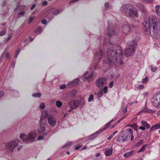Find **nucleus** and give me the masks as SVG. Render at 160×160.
I'll return each instance as SVG.
<instances>
[{
	"instance_id": "5",
	"label": "nucleus",
	"mask_w": 160,
	"mask_h": 160,
	"mask_svg": "<svg viewBox=\"0 0 160 160\" xmlns=\"http://www.w3.org/2000/svg\"><path fill=\"white\" fill-rule=\"evenodd\" d=\"M114 119H112L110 121L108 122L107 124L105 125V127L104 128L98 130V131L96 132L95 133H94L92 135L90 136L89 137V139H92L95 138L97 136V134H100L103 131H104L106 129L108 128L109 127L111 123L113 122Z\"/></svg>"
},
{
	"instance_id": "55",
	"label": "nucleus",
	"mask_w": 160,
	"mask_h": 160,
	"mask_svg": "<svg viewBox=\"0 0 160 160\" xmlns=\"http://www.w3.org/2000/svg\"><path fill=\"white\" fill-rule=\"evenodd\" d=\"M6 33V32L3 31L1 32L0 33V36H2L4 35Z\"/></svg>"
},
{
	"instance_id": "6",
	"label": "nucleus",
	"mask_w": 160,
	"mask_h": 160,
	"mask_svg": "<svg viewBox=\"0 0 160 160\" xmlns=\"http://www.w3.org/2000/svg\"><path fill=\"white\" fill-rule=\"evenodd\" d=\"M131 5L129 4H124L122 5L120 9V11L123 14L127 16Z\"/></svg>"
},
{
	"instance_id": "37",
	"label": "nucleus",
	"mask_w": 160,
	"mask_h": 160,
	"mask_svg": "<svg viewBox=\"0 0 160 160\" xmlns=\"http://www.w3.org/2000/svg\"><path fill=\"white\" fill-rule=\"evenodd\" d=\"M32 96L35 97H40L41 96V94L39 93H33Z\"/></svg>"
},
{
	"instance_id": "43",
	"label": "nucleus",
	"mask_w": 160,
	"mask_h": 160,
	"mask_svg": "<svg viewBox=\"0 0 160 160\" xmlns=\"http://www.w3.org/2000/svg\"><path fill=\"white\" fill-rule=\"evenodd\" d=\"M114 84V82L113 81H111L109 84V87L110 88H111L113 86Z\"/></svg>"
},
{
	"instance_id": "34",
	"label": "nucleus",
	"mask_w": 160,
	"mask_h": 160,
	"mask_svg": "<svg viewBox=\"0 0 160 160\" xmlns=\"http://www.w3.org/2000/svg\"><path fill=\"white\" fill-rule=\"evenodd\" d=\"M147 146V145L146 144L143 145L141 148V149L138 152V153H139L140 152H142L144 151L145 150V148Z\"/></svg>"
},
{
	"instance_id": "61",
	"label": "nucleus",
	"mask_w": 160,
	"mask_h": 160,
	"mask_svg": "<svg viewBox=\"0 0 160 160\" xmlns=\"http://www.w3.org/2000/svg\"><path fill=\"white\" fill-rule=\"evenodd\" d=\"M81 145H79L77 147H75V149L76 150H78L81 147Z\"/></svg>"
},
{
	"instance_id": "12",
	"label": "nucleus",
	"mask_w": 160,
	"mask_h": 160,
	"mask_svg": "<svg viewBox=\"0 0 160 160\" xmlns=\"http://www.w3.org/2000/svg\"><path fill=\"white\" fill-rule=\"evenodd\" d=\"M48 121L50 125L52 127H54L56 123V119L55 118L52 116L48 117Z\"/></svg>"
},
{
	"instance_id": "57",
	"label": "nucleus",
	"mask_w": 160,
	"mask_h": 160,
	"mask_svg": "<svg viewBox=\"0 0 160 160\" xmlns=\"http://www.w3.org/2000/svg\"><path fill=\"white\" fill-rule=\"evenodd\" d=\"M47 4L48 2L47 1H45L43 2L42 3V5L43 6H45L47 5Z\"/></svg>"
},
{
	"instance_id": "4",
	"label": "nucleus",
	"mask_w": 160,
	"mask_h": 160,
	"mask_svg": "<svg viewBox=\"0 0 160 160\" xmlns=\"http://www.w3.org/2000/svg\"><path fill=\"white\" fill-rule=\"evenodd\" d=\"M151 102L154 106L157 108H160V92L153 96Z\"/></svg>"
},
{
	"instance_id": "28",
	"label": "nucleus",
	"mask_w": 160,
	"mask_h": 160,
	"mask_svg": "<svg viewBox=\"0 0 160 160\" xmlns=\"http://www.w3.org/2000/svg\"><path fill=\"white\" fill-rule=\"evenodd\" d=\"M133 153V151H131L129 152L125 153L123 155V156L127 158L131 156Z\"/></svg>"
},
{
	"instance_id": "39",
	"label": "nucleus",
	"mask_w": 160,
	"mask_h": 160,
	"mask_svg": "<svg viewBox=\"0 0 160 160\" xmlns=\"http://www.w3.org/2000/svg\"><path fill=\"white\" fill-rule=\"evenodd\" d=\"M143 140H141L138 142L136 144V146L139 147L140 146L143 142Z\"/></svg>"
},
{
	"instance_id": "60",
	"label": "nucleus",
	"mask_w": 160,
	"mask_h": 160,
	"mask_svg": "<svg viewBox=\"0 0 160 160\" xmlns=\"http://www.w3.org/2000/svg\"><path fill=\"white\" fill-rule=\"evenodd\" d=\"M69 107L70 108V109H69V110L68 111V112H71V111H72V110H73V109H74V108H73L71 106H70L69 105Z\"/></svg>"
},
{
	"instance_id": "44",
	"label": "nucleus",
	"mask_w": 160,
	"mask_h": 160,
	"mask_svg": "<svg viewBox=\"0 0 160 160\" xmlns=\"http://www.w3.org/2000/svg\"><path fill=\"white\" fill-rule=\"evenodd\" d=\"M94 67L95 70H98L99 68V67L98 66V64L96 63H95L94 65Z\"/></svg>"
},
{
	"instance_id": "29",
	"label": "nucleus",
	"mask_w": 160,
	"mask_h": 160,
	"mask_svg": "<svg viewBox=\"0 0 160 160\" xmlns=\"http://www.w3.org/2000/svg\"><path fill=\"white\" fill-rule=\"evenodd\" d=\"M141 112H147L149 113H152L153 112V111L151 109H148L147 108H145L143 109V110H142Z\"/></svg>"
},
{
	"instance_id": "30",
	"label": "nucleus",
	"mask_w": 160,
	"mask_h": 160,
	"mask_svg": "<svg viewBox=\"0 0 160 160\" xmlns=\"http://www.w3.org/2000/svg\"><path fill=\"white\" fill-rule=\"evenodd\" d=\"M62 105V102L60 101H57L56 102V105L58 108L61 107Z\"/></svg>"
},
{
	"instance_id": "50",
	"label": "nucleus",
	"mask_w": 160,
	"mask_h": 160,
	"mask_svg": "<svg viewBox=\"0 0 160 160\" xmlns=\"http://www.w3.org/2000/svg\"><path fill=\"white\" fill-rule=\"evenodd\" d=\"M123 114L124 113L126 112L127 111V107L125 106L123 108L122 110Z\"/></svg>"
},
{
	"instance_id": "48",
	"label": "nucleus",
	"mask_w": 160,
	"mask_h": 160,
	"mask_svg": "<svg viewBox=\"0 0 160 160\" xmlns=\"http://www.w3.org/2000/svg\"><path fill=\"white\" fill-rule=\"evenodd\" d=\"M12 33H10V34L8 35V38L6 40V41H8L9 40H10L11 37H12Z\"/></svg>"
},
{
	"instance_id": "13",
	"label": "nucleus",
	"mask_w": 160,
	"mask_h": 160,
	"mask_svg": "<svg viewBox=\"0 0 160 160\" xmlns=\"http://www.w3.org/2000/svg\"><path fill=\"white\" fill-rule=\"evenodd\" d=\"M80 102L78 100H73L71 101L69 104L70 106L75 109L77 108L79 105Z\"/></svg>"
},
{
	"instance_id": "17",
	"label": "nucleus",
	"mask_w": 160,
	"mask_h": 160,
	"mask_svg": "<svg viewBox=\"0 0 160 160\" xmlns=\"http://www.w3.org/2000/svg\"><path fill=\"white\" fill-rule=\"evenodd\" d=\"M48 116V114L47 112L45 111H43L42 113L41 116L39 121L45 122V119Z\"/></svg>"
},
{
	"instance_id": "56",
	"label": "nucleus",
	"mask_w": 160,
	"mask_h": 160,
	"mask_svg": "<svg viewBox=\"0 0 160 160\" xmlns=\"http://www.w3.org/2000/svg\"><path fill=\"white\" fill-rule=\"evenodd\" d=\"M139 128L142 130H144L145 129V128L144 126H141L139 127Z\"/></svg>"
},
{
	"instance_id": "42",
	"label": "nucleus",
	"mask_w": 160,
	"mask_h": 160,
	"mask_svg": "<svg viewBox=\"0 0 160 160\" xmlns=\"http://www.w3.org/2000/svg\"><path fill=\"white\" fill-rule=\"evenodd\" d=\"M144 88V86L143 85L141 84L138 85L137 87V88L139 89H142Z\"/></svg>"
},
{
	"instance_id": "40",
	"label": "nucleus",
	"mask_w": 160,
	"mask_h": 160,
	"mask_svg": "<svg viewBox=\"0 0 160 160\" xmlns=\"http://www.w3.org/2000/svg\"><path fill=\"white\" fill-rule=\"evenodd\" d=\"M21 51V49L20 48H18L17 50L16 51V53L15 55V58H16L17 57L19 52H20Z\"/></svg>"
},
{
	"instance_id": "27",
	"label": "nucleus",
	"mask_w": 160,
	"mask_h": 160,
	"mask_svg": "<svg viewBox=\"0 0 160 160\" xmlns=\"http://www.w3.org/2000/svg\"><path fill=\"white\" fill-rule=\"evenodd\" d=\"M142 125L144 127H146L147 128H148L150 127V125L148 124L146 121H143L141 122Z\"/></svg>"
},
{
	"instance_id": "58",
	"label": "nucleus",
	"mask_w": 160,
	"mask_h": 160,
	"mask_svg": "<svg viewBox=\"0 0 160 160\" xmlns=\"http://www.w3.org/2000/svg\"><path fill=\"white\" fill-rule=\"evenodd\" d=\"M78 1V0H72L70 2V3H74Z\"/></svg>"
},
{
	"instance_id": "59",
	"label": "nucleus",
	"mask_w": 160,
	"mask_h": 160,
	"mask_svg": "<svg viewBox=\"0 0 160 160\" xmlns=\"http://www.w3.org/2000/svg\"><path fill=\"white\" fill-rule=\"evenodd\" d=\"M36 5L35 4H33L31 7L30 9L31 10H32L33 9H34L35 7H36Z\"/></svg>"
},
{
	"instance_id": "54",
	"label": "nucleus",
	"mask_w": 160,
	"mask_h": 160,
	"mask_svg": "<svg viewBox=\"0 0 160 160\" xmlns=\"http://www.w3.org/2000/svg\"><path fill=\"white\" fill-rule=\"evenodd\" d=\"M34 18V17H30L29 18V21L28 22L29 23H30L32 21V20Z\"/></svg>"
},
{
	"instance_id": "52",
	"label": "nucleus",
	"mask_w": 160,
	"mask_h": 160,
	"mask_svg": "<svg viewBox=\"0 0 160 160\" xmlns=\"http://www.w3.org/2000/svg\"><path fill=\"white\" fill-rule=\"evenodd\" d=\"M25 13V11H21V12H19L18 13V15H23Z\"/></svg>"
},
{
	"instance_id": "32",
	"label": "nucleus",
	"mask_w": 160,
	"mask_h": 160,
	"mask_svg": "<svg viewBox=\"0 0 160 160\" xmlns=\"http://www.w3.org/2000/svg\"><path fill=\"white\" fill-rule=\"evenodd\" d=\"M42 31V28L41 27H39L35 31V32L36 33H38L39 34L41 33Z\"/></svg>"
},
{
	"instance_id": "53",
	"label": "nucleus",
	"mask_w": 160,
	"mask_h": 160,
	"mask_svg": "<svg viewBox=\"0 0 160 160\" xmlns=\"http://www.w3.org/2000/svg\"><path fill=\"white\" fill-rule=\"evenodd\" d=\"M42 23L43 24H47V21L45 19H43V20H42Z\"/></svg>"
},
{
	"instance_id": "33",
	"label": "nucleus",
	"mask_w": 160,
	"mask_h": 160,
	"mask_svg": "<svg viewBox=\"0 0 160 160\" xmlns=\"http://www.w3.org/2000/svg\"><path fill=\"white\" fill-rule=\"evenodd\" d=\"M118 132V131H116L115 132H114L112 134H111V135L109 136V137L108 138V140L111 139Z\"/></svg>"
},
{
	"instance_id": "11",
	"label": "nucleus",
	"mask_w": 160,
	"mask_h": 160,
	"mask_svg": "<svg viewBox=\"0 0 160 160\" xmlns=\"http://www.w3.org/2000/svg\"><path fill=\"white\" fill-rule=\"evenodd\" d=\"M128 136L125 134L122 133L120 134L118 136L116 141L119 142H124L127 140Z\"/></svg>"
},
{
	"instance_id": "64",
	"label": "nucleus",
	"mask_w": 160,
	"mask_h": 160,
	"mask_svg": "<svg viewBox=\"0 0 160 160\" xmlns=\"http://www.w3.org/2000/svg\"><path fill=\"white\" fill-rule=\"evenodd\" d=\"M147 77H146L145 78H144V79H143L142 82L143 83L147 81Z\"/></svg>"
},
{
	"instance_id": "15",
	"label": "nucleus",
	"mask_w": 160,
	"mask_h": 160,
	"mask_svg": "<svg viewBox=\"0 0 160 160\" xmlns=\"http://www.w3.org/2000/svg\"><path fill=\"white\" fill-rule=\"evenodd\" d=\"M135 52V49L134 48H127L125 50L126 54L127 56H131Z\"/></svg>"
},
{
	"instance_id": "36",
	"label": "nucleus",
	"mask_w": 160,
	"mask_h": 160,
	"mask_svg": "<svg viewBox=\"0 0 160 160\" xmlns=\"http://www.w3.org/2000/svg\"><path fill=\"white\" fill-rule=\"evenodd\" d=\"M151 71L153 72L156 71L157 69L156 67L153 65H152L151 66Z\"/></svg>"
},
{
	"instance_id": "14",
	"label": "nucleus",
	"mask_w": 160,
	"mask_h": 160,
	"mask_svg": "<svg viewBox=\"0 0 160 160\" xmlns=\"http://www.w3.org/2000/svg\"><path fill=\"white\" fill-rule=\"evenodd\" d=\"M40 127L37 130V132L39 133H41L46 131V128L45 126V122L39 121Z\"/></svg>"
},
{
	"instance_id": "46",
	"label": "nucleus",
	"mask_w": 160,
	"mask_h": 160,
	"mask_svg": "<svg viewBox=\"0 0 160 160\" xmlns=\"http://www.w3.org/2000/svg\"><path fill=\"white\" fill-rule=\"evenodd\" d=\"M127 130L129 132L131 135L133 134V130L132 128H128L127 129Z\"/></svg>"
},
{
	"instance_id": "18",
	"label": "nucleus",
	"mask_w": 160,
	"mask_h": 160,
	"mask_svg": "<svg viewBox=\"0 0 160 160\" xmlns=\"http://www.w3.org/2000/svg\"><path fill=\"white\" fill-rule=\"evenodd\" d=\"M128 44L129 47L134 48L136 47L137 44V41L135 39L133 41H129L128 42Z\"/></svg>"
},
{
	"instance_id": "23",
	"label": "nucleus",
	"mask_w": 160,
	"mask_h": 160,
	"mask_svg": "<svg viewBox=\"0 0 160 160\" xmlns=\"http://www.w3.org/2000/svg\"><path fill=\"white\" fill-rule=\"evenodd\" d=\"M159 128H160V122L152 126L150 128V131H152L154 130H156Z\"/></svg>"
},
{
	"instance_id": "49",
	"label": "nucleus",
	"mask_w": 160,
	"mask_h": 160,
	"mask_svg": "<svg viewBox=\"0 0 160 160\" xmlns=\"http://www.w3.org/2000/svg\"><path fill=\"white\" fill-rule=\"evenodd\" d=\"M44 138V137L42 136H39L37 139V140L38 141L41 140H42Z\"/></svg>"
},
{
	"instance_id": "26",
	"label": "nucleus",
	"mask_w": 160,
	"mask_h": 160,
	"mask_svg": "<svg viewBox=\"0 0 160 160\" xmlns=\"http://www.w3.org/2000/svg\"><path fill=\"white\" fill-rule=\"evenodd\" d=\"M100 90L102 91L103 93L106 94L108 92V88L106 86L104 87L103 88H102L100 89Z\"/></svg>"
},
{
	"instance_id": "1",
	"label": "nucleus",
	"mask_w": 160,
	"mask_h": 160,
	"mask_svg": "<svg viewBox=\"0 0 160 160\" xmlns=\"http://www.w3.org/2000/svg\"><path fill=\"white\" fill-rule=\"evenodd\" d=\"M113 43L109 39H105L104 41V47L108 48L106 59L104 61V63H109L110 65H114L118 67L122 65V52L121 47L119 46H117L116 50H113Z\"/></svg>"
},
{
	"instance_id": "3",
	"label": "nucleus",
	"mask_w": 160,
	"mask_h": 160,
	"mask_svg": "<svg viewBox=\"0 0 160 160\" xmlns=\"http://www.w3.org/2000/svg\"><path fill=\"white\" fill-rule=\"evenodd\" d=\"M20 143L19 140H14L9 142L6 145V149L9 153H11L14 149Z\"/></svg>"
},
{
	"instance_id": "19",
	"label": "nucleus",
	"mask_w": 160,
	"mask_h": 160,
	"mask_svg": "<svg viewBox=\"0 0 160 160\" xmlns=\"http://www.w3.org/2000/svg\"><path fill=\"white\" fill-rule=\"evenodd\" d=\"M113 150L112 148H106L104 150V154L106 156H109L112 154Z\"/></svg>"
},
{
	"instance_id": "51",
	"label": "nucleus",
	"mask_w": 160,
	"mask_h": 160,
	"mask_svg": "<svg viewBox=\"0 0 160 160\" xmlns=\"http://www.w3.org/2000/svg\"><path fill=\"white\" fill-rule=\"evenodd\" d=\"M66 87V86L65 84H64L62 85H61L60 86V88L61 89H65V88Z\"/></svg>"
},
{
	"instance_id": "63",
	"label": "nucleus",
	"mask_w": 160,
	"mask_h": 160,
	"mask_svg": "<svg viewBox=\"0 0 160 160\" xmlns=\"http://www.w3.org/2000/svg\"><path fill=\"white\" fill-rule=\"evenodd\" d=\"M131 135V137L130 139L131 141H132L133 140L134 136H133V134Z\"/></svg>"
},
{
	"instance_id": "24",
	"label": "nucleus",
	"mask_w": 160,
	"mask_h": 160,
	"mask_svg": "<svg viewBox=\"0 0 160 160\" xmlns=\"http://www.w3.org/2000/svg\"><path fill=\"white\" fill-rule=\"evenodd\" d=\"M155 9L157 14L160 16V6L159 5H156L155 7Z\"/></svg>"
},
{
	"instance_id": "10",
	"label": "nucleus",
	"mask_w": 160,
	"mask_h": 160,
	"mask_svg": "<svg viewBox=\"0 0 160 160\" xmlns=\"http://www.w3.org/2000/svg\"><path fill=\"white\" fill-rule=\"evenodd\" d=\"M36 132L35 131H32L29 132L27 137L28 142L29 141H32L34 140L36 137Z\"/></svg>"
},
{
	"instance_id": "47",
	"label": "nucleus",
	"mask_w": 160,
	"mask_h": 160,
	"mask_svg": "<svg viewBox=\"0 0 160 160\" xmlns=\"http://www.w3.org/2000/svg\"><path fill=\"white\" fill-rule=\"evenodd\" d=\"M26 6L24 5H21L19 7L20 10H22L26 8Z\"/></svg>"
},
{
	"instance_id": "20",
	"label": "nucleus",
	"mask_w": 160,
	"mask_h": 160,
	"mask_svg": "<svg viewBox=\"0 0 160 160\" xmlns=\"http://www.w3.org/2000/svg\"><path fill=\"white\" fill-rule=\"evenodd\" d=\"M19 137L25 143H28V140H26L27 139V137H26V134L25 133H21L19 135Z\"/></svg>"
},
{
	"instance_id": "25",
	"label": "nucleus",
	"mask_w": 160,
	"mask_h": 160,
	"mask_svg": "<svg viewBox=\"0 0 160 160\" xmlns=\"http://www.w3.org/2000/svg\"><path fill=\"white\" fill-rule=\"evenodd\" d=\"M63 9L62 8H60L58 10H56L53 12L52 14L54 15H57L60 12H62Z\"/></svg>"
},
{
	"instance_id": "38",
	"label": "nucleus",
	"mask_w": 160,
	"mask_h": 160,
	"mask_svg": "<svg viewBox=\"0 0 160 160\" xmlns=\"http://www.w3.org/2000/svg\"><path fill=\"white\" fill-rule=\"evenodd\" d=\"M45 108V104L44 103H41L39 106V108L41 109H43Z\"/></svg>"
},
{
	"instance_id": "62",
	"label": "nucleus",
	"mask_w": 160,
	"mask_h": 160,
	"mask_svg": "<svg viewBox=\"0 0 160 160\" xmlns=\"http://www.w3.org/2000/svg\"><path fill=\"white\" fill-rule=\"evenodd\" d=\"M148 92H145L144 93V97H147L148 95Z\"/></svg>"
},
{
	"instance_id": "45",
	"label": "nucleus",
	"mask_w": 160,
	"mask_h": 160,
	"mask_svg": "<svg viewBox=\"0 0 160 160\" xmlns=\"http://www.w3.org/2000/svg\"><path fill=\"white\" fill-rule=\"evenodd\" d=\"M109 4L108 2H106L104 4V7L106 9L108 8L109 7Z\"/></svg>"
},
{
	"instance_id": "8",
	"label": "nucleus",
	"mask_w": 160,
	"mask_h": 160,
	"mask_svg": "<svg viewBox=\"0 0 160 160\" xmlns=\"http://www.w3.org/2000/svg\"><path fill=\"white\" fill-rule=\"evenodd\" d=\"M106 80L103 78H100L98 79L96 82V85L97 87L98 88L102 87L106 84Z\"/></svg>"
},
{
	"instance_id": "22",
	"label": "nucleus",
	"mask_w": 160,
	"mask_h": 160,
	"mask_svg": "<svg viewBox=\"0 0 160 160\" xmlns=\"http://www.w3.org/2000/svg\"><path fill=\"white\" fill-rule=\"evenodd\" d=\"M108 34L109 36H112L114 34L115 32L113 28H108L107 29Z\"/></svg>"
},
{
	"instance_id": "2",
	"label": "nucleus",
	"mask_w": 160,
	"mask_h": 160,
	"mask_svg": "<svg viewBox=\"0 0 160 160\" xmlns=\"http://www.w3.org/2000/svg\"><path fill=\"white\" fill-rule=\"evenodd\" d=\"M93 68H90L89 71L87 72L81 78L75 79L70 82L68 85L70 87H72L75 85L77 84H79V82H81L86 80L90 81L92 80L94 76L96 75L93 71Z\"/></svg>"
},
{
	"instance_id": "35",
	"label": "nucleus",
	"mask_w": 160,
	"mask_h": 160,
	"mask_svg": "<svg viewBox=\"0 0 160 160\" xmlns=\"http://www.w3.org/2000/svg\"><path fill=\"white\" fill-rule=\"evenodd\" d=\"M94 98V95L93 94H91L88 98V101L90 102L92 101Z\"/></svg>"
},
{
	"instance_id": "41",
	"label": "nucleus",
	"mask_w": 160,
	"mask_h": 160,
	"mask_svg": "<svg viewBox=\"0 0 160 160\" xmlns=\"http://www.w3.org/2000/svg\"><path fill=\"white\" fill-rule=\"evenodd\" d=\"M103 93L102 91L100 90V91L97 93V96L98 98H100L102 96Z\"/></svg>"
},
{
	"instance_id": "16",
	"label": "nucleus",
	"mask_w": 160,
	"mask_h": 160,
	"mask_svg": "<svg viewBox=\"0 0 160 160\" xmlns=\"http://www.w3.org/2000/svg\"><path fill=\"white\" fill-rule=\"evenodd\" d=\"M102 55V53L101 50H98L96 51L95 54L94 59L96 61L100 60Z\"/></svg>"
},
{
	"instance_id": "9",
	"label": "nucleus",
	"mask_w": 160,
	"mask_h": 160,
	"mask_svg": "<svg viewBox=\"0 0 160 160\" xmlns=\"http://www.w3.org/2000/svg\"><path fill=\"white\" fill-rule=\"evenodd\" d=\"M131 29V27H130V25L128 23L123 25L122 29L123 35H126L127 34Z\"/></svg>"
},
{
	"instance_id": "31",
	"label": "nucleus",
	"mask_w": 160,
	"mask_h": 160,
	"mask_svg": "<svg viewBox=\"0 0 160 160\" xmlns=\"http://www.w3.org/2000/svg\"><path fill=\"white\" fill-rule=\"evenodd\" d=\"M72 144V142H68L66 143L62 147V148H67L69 146Z\"/></svg>"
},
{
	"instance_id": "21",
	"label": "nucleus",
	"mask_w": 160,
	"mask_h": 160,
	"mask_svg": "<svg viewBox=\"0 0 160 160\" xmlns=\"http://www.w3.org/2000/svg\"><path fill=\"white\" fill-rule=\"evenodd\" d=\"M136 6L139 8L141 11L143 12H144L146 11V9L143 4L140 3H138L136 4Z\"/></svg>"
},
{
	"instance_id": "7",
	"label": "nucleus",
	"mask_w": 160,
	"mask_h": 160,
	"mask_svg": "<svg viewBox=\"0 0 160 160\" xmlns=\"http://www.w3.org/2000/svg\"><path fill=\"white\" fill-rule=\"evenodd\" d=\"M129 8V9L127 16L130 17H132L133 16L135 17L138 16V14L136 9L132 8V6L131 7H130Z\"/></svg>"
}]
</instances>
